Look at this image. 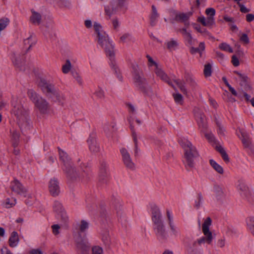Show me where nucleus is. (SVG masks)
I'll return each instance as SVG.
<instances>
[{"label": "nucleus", "mask_w": 254, "mask_h": 254, "mask_svg": "<svg viewBox=\"0 0 254 254\" xmlns=\"http://www.w3.org/2000/svg\"><path fill=\"white\" fill-rule=\"evenodd\" d=\"M53 209L57 214L58 218L60 219L64 223H66L68 221V217L60 202L55 201L53 205Z\"/></svg>", "instance_id": "12"}, {"label": "nucleus", "mask_w": 254, "mask_h": 254, "mask_svg": "<svg viewBox=\"0 0 254 254\" xmlns=\"http://www.w3.org/2000/svg\"><path fill=\"white\" fill-rule=\"evenodd\" d=\"M189 83H190L192 86H195L196 85V82L194 78L191 76L189 77L187 79Z\"/></svg>", "instance_id": "64"}, {"label": "nucleus", "mask_w": 254, "mask_h": 254, "mask_svg": "<svg viewBox=\"0 0 254 254\" xmlns=\"http://www.w3.org/2000/svg\"><path fill=\"white\" fill-rule=\"evenodd\" d=\"M228 87L233 95L238 97L240 99L242 98V96L240 95H238L235 89L233 88L230 84H228Z\"/></svg>", "instance_id": "55"}, {"label": "nucleus", "mask_w": 254, "mask_h": 254, "mask_svg": "<svg viewBox=\"0 0 254 254\" xmlns=\"http://www.w3.org/2000/svg\"><path fill=\"white\" fill-rule=\"evenodd\" d=\"M93 28L95 33L97 35L98 43H102V41L109 38L108 35L103 31L101 25L97 22H94L93 24Z\"/></svg>", "instance_id": "18"}, {"label": "nucleus", "mask_w": 254, "mask_h": 254, "mask_svg": "<svg viewBox=\"0 0 254 254\" xmlns=\"http://www.w3.org/2000/svg\"><path fill=\"white\" fill-rule=\"evenodd\" d=\"M174 100L176 103L179 104H182L183 102V96L178 92L173 94Z\"/></svg>", "instance_id": "50"}, {"label": "nucleus", "mask_w": 254, "mask_h": 254, "mask_svg": "<svg viewBox=\"0 0 254 254\" xmlns=\"http://www.w3.org/2000/svg\"><path fill=\"white\" fill-rule=\"evenodd\" d=\"M30 254H43L40 249H32L29 252Z\"/></svg>", "instance_id": "63"}, {"label": "nucleus", "mask_w": 254, "mask_h": 254, "mask_svg": "<svg viewBox=\"0 0 254 254\" xmlns=\"http://www.w3.org/2000/svg\"><path fill=\"white\" fill-rule=\"evenodd\" d=\"M133 80L136 86L144 90L148 95L151 96L152 90L146 84L142 72L136 71L134 73Z\"/></svg>", "instance_id": "8"}, {"label": "nucleus", "mask_w": 254, "mask_h": 254, "mask_svg": "<svg viewBox=\"0 0 254 254\" xmlns=\"http://www.w3.org/2000/svg\"><path fill=\"white\" fill-rule=\"evenodd\" d=\"M123 160L125 165L129 169L134 168V163L132 162L129 153L125 148H122L120 150Z\"/></svg>", "instance_id": "19"}, {"label": "nucleus", "mask_w": 254, "mask_h": 254, "mask_svg": "<svg viewBox=\"0 0 254 254\" xmlns=\"http://www.w3.org/2000/svg\"><path fill=\"white\" fill-rule=\"evenodd\" d=\"M16 203V200L14 198H7L2 203L3 207L6 208H10L14 206Z\"/></svg>", "instance_id": "32"}, {"label": "nucleus", "mask_w": 254, "mask_h": 254, "mask_svg": "<svg viewBox=\"0 0 254 254\" xmlns=\"http://www.w3.org/2000/svg\"><path fill=\"white\" fill-rule=\"evenodd\" d=\"M109 180L107 163L102 161L100 162L99 172V181L102 184H107Z\"/></svg>", "instance_id": "11"}, {"label": "nucleus", "mask_w": 254, "mask_h": 254, "mask_svg": "<svg viewBox=\"0 0 254 254\" xmlns=\"http://www.w3.org/2000/svg\"><path fill=\"white\" fill-rule=\"evenodd\" d=\"M27 95L30 100L34 104L35 108L42 115L49 114L50 106L46 99L42 97L33 89H29Z\"/></svg>", "instance_id": "4"}, {"label": "nucleus", "mask_w": 254, "mask_h": 254, "mask_svg": "<svg viewBox=\"0 0 254 254\" xmlns=\"http://www.w3.org/2000/svg\"><path fill=\"white\" fill-rule=\"evenodd\" d=\"M76 245L77 248L82 252L88 251L90 246L87 239L84 237L77 239Z\"/></svg>", "instance_id": "21"}, {"label": "nucleus", "mask_w": 254, "mask_h": 254, "mask_svg": "<svg viewBox=\"0 0 254 254\" xmlns=\"http://www.w3.org/2000/svg\"><path fill=\"white\" fill-rule=\"evenodd\" d=\"M216 149L221 154L222 157L225 161L228 162L229 161V158L228 155L222 146L220 145H217L216 146Z\"/></svg>", "instance_id": "37"}, {"label": "nucleus", "mask_w": 254, "mask_h": 254, "mask_svg": "<svg viewBox=\"0 0 254 254\" xmlns=\"http://www.w3.org/2000/svg\"><path fill=\"white\" fill-rule=\"evenodd\" d=\"M77 229L80 232H84L86 231L89 227V223L85 220H82L77 224Z\"/></svg>", "instance_id": "34"}, {"label": "nucleus", "mask_w": 254, "mask_h": 254, "mask_svg": "<svg viewBox=\"0 0 254 254\" xmlns=\"http://www.w3.org/2000/svg\"><path fill=\"white\" fill-rule=\"evenodd\" d=\"M209 163L213 169L218 174L222 175L224 170L222 167L212 159L209 160Z\"/></svg>", "instance_id": "31"}, {"label": "nucleus", "mask_w": 254, "mask_h": 254, "mask_svg": "<svg viewBox=\"0 0 254 254\" xmlns=\"http://www.w3.org/2000/svg\"><path fill=\"white\" fill-rule=\"evenodd\" d=\"M37 83L42 91L53 102L62 106L64 105L65 98L64 95L53 85L49 83L45 79L42 78H39Z\"/></svg>", "instance_id": "1"}, {"label": "nucleus", "mask_w": 254, "mask_h": 254, "mask_svg": "<svg viewBox=\"0 0 254 254\" xmlns=\"http://www.w3.org/2000/svg\"><path fill=\"white\" fill-rule=\"evenodd\" d=\"M198 244V239L193 242L191 244H190L189 246H188V249L190 251H193L194 249H195L197 247V245Z\"/></svg>", "instance_id": "57"}, {"label": "nucleus", "mask_w": 254, "mask_h": 254, "mask_svg": "<svg viewBox=\"0 0 254 254\" xmlns=\"http://www.w3.org/2000/svg\"><path fill=\"white\" fill-rule=\"evenodd\" d=\"M181 144L184 150L185 167L190 171L194 168V159L198 155L197 152L195 147L186 139H182Z\"/></svg>", "instance_id": "3"}, {"label": "nucleus", "mask_w": 254, "mask_h": 254, "mask_svg": "<svg viewBox=\"0 0 254 254\" xmlns=\"http://www.w3.org/2000/svg\"><path fill=\"white\" fill-rule=\"evenodd\" d=\"M178 87L180 89L181 91L184 94H187V89L185 86V83L180 80H176L175 81Z\"/></svg>", "instance_id": "46"}, {"label": "nucleus", "mask_w": 254, "mask_h": 254, "mask_svg": "<svg viewBox=\"0 0 254 254\" xmlns=\"http://www.w3.org/2000/svg\"><path fill=\"white\" fill-rule=\"evenodd\" d=\"M41 14L34 10L32 11V15L30 17V21L35 25H39L41 21Z\"/></svg>", "instance_id": "29"}, {"label": "nucleus", "mask_w": 254, "mask_h": 254, "mask_svg": "<svg viewBox=\"0 0 254 254\" xmlns=\"http://www.w3.org/2000/svg\"><path fill=\"white\" fill-rule=\"evenodd\" d=\"M247 226L251 232L254 235V217L251 216L247 219Z\"/></svg>", "instance_id": "38"}, {"label": "nucleus", "mask_w": 254, "mask_h": 254, "mask_svg": "<svg viewBox=\"0 0 254 254\" xmlns=\"http://www.w3.org/2000/svg\"><path fill=\"white\" fill-rule=\"evenodd\" d=\"M62 71L64 74L70 72L72 76L79 84H82V79L79 73L73 69V65L69 60H66L62 66Z\"/></svg>", "instance_id": "10"}, {"label": "nucleus", "mask_w": 254, "mask_h": 254, "mask_svg": "<svg viewBox=\"0 0 254 254\" xmlns=\"http://www.w3.org/2000/svg\"><path fill=\"white\" fill-rule=\"evenodd\" d=\"M9 23L8 18L3 17L0 19V32L4 30Z\"/></svg>", "instance_id": "41"}, {"label": "nucleus", "mask_w": 254, "mask_h": 254, "mask_svg": "<svg viewBox=\"0 0 254 254\" xmlns=\"http://www.w3.org/2000/svg\"><path fill=\"white\" fill-rule=\"evenodd\" d=\"M234 73H235L236 74H237L239 77L243 81H246L247 80V77L245 75L242 74V73H241L240 72L237 71H234Z\"/></svg>", "instance_id": "62"}, {"label": "nucleus", "mask_w": 254, "mask_h": 254, "mask_svg": "<svg viewBox=\"0 0 254 254\" xmlns=\"http://www.w3.org/2000/svg\"><path fill=\"white\" fill-rule=\"evenodd\" d=\"M211 225V219L210 217H207L204 219V222L202 225V231L204 236L198 239L199 245H201L205 243L210 245L212 243L215 237V234L213 233L210 230L209 227Z\"/></svg>", "instance_id": "6"}, {"label": "nucleus", "mask_w": 254, "mask_h": 254, "mask_svg": "<svg viewBox=\"0 0 254 254\" xmlns=\"http://www.w3.org/2000/svg\"><path fill=\"white\" fill-rule=\"evenodd\" d=\"M166 216L171 233L174 236H177L179 235L180 233L179 230L178 228L174 225L173 222V216L172 215L171 212L169 210L167 211Z\"/></svg>", "instance_id": "22"}, {"label": "nucleus", "mask_w": 254, "mask_h": 254, "mask_svg": "<svg viewBox=\"0 0 254 254\" xmlns=\"http://www.w3.org/2000/svg\"><path fill=\"white\" fill-rule=\"evenodd\" d=\"M36 42L35 38L32 36L25 39L24 41V45L26 52L28 51L30 48L35 44Z\"/></svg>", "instance_id": "26"}, {"label": "nucleus", "mask_w": 254, "mask_h": 254, "mask_svg": "<svg viewBox=\"0 0 254 254\" xmlns=\"http://www.w3.org/2000/svg\"><path fill=\"white\" fill-rule=\"evenodd\" d=\"M218 129V133L220 135L224 136L225 135V129L224 127L220 124L217 125Z\"/></svg>", "instance_id": "59"}, {"label": "nucleus", "mask_w": 254, "mask_h": 254, "mask_svg": "<svg viewBox=\"0 0 254 254\" xmlns=\"http://www.w3.org/2000/svg\"><path fill=\"white\" fill-rule=\"evenodd\" d=\"M237 188L242 196L248 198L251 195L250 188L245 183L239 182Z\"/></svg>", "instance_id": "20"}, {"label": "nucleus", "mask_w": 254, "mask_h": 254, "mask_svg": "<svg viewBox=\"0 0 254 254\" xmlns=\"http://www.w3.org/2000/svg\"><path fill=\"white\" fill-rule=\"evenodd\" d=\"M118 6H115L113 4L110 5H106L105 6V13L106 15L110 18L111 16L115 14L117 11V8ZM119 8H120L119 7Z\"/></svg>", "instance_id": "28"}, {"label": "nucleus", "mask_w": 254, "mask_h": 254, "mask_svg": "<svg viewBox=\"0 0 254 254\" xmlns=\"http://www.w3.org/2000/svg\"><path fill=\"white\" fill-rule=\"evenodd\" d=\"M205 13L207 14V17L214 18L215 14V10L213 8H207L205 10Z\"/></svg>", "instance_id": "52"}, {"label": "nucleus", "mask_w": 254, "mask_h": 254, "mask_svg": "<svg viewBox=\"0 0 254 254\" xmlns=\"http://www.w3.org/2000/svg\"><path fill=\"white\" fill-rule=\"evenodd\" d=\"M180 32L184 35L189 42H191L192 40V37L190 33L187 30L186 28H182L180 29Z\"/></svg>", "instance_id": "45"}, {"label": "nucleus", "mask_w": 254, "mask_h": 254, "mask_svg": "<svg viewBox=\"0 0 254 254\" xmlns=\"http://www.w3.org/2000/svg\"><path fill=\"white\" fill-rule=\"evenodd\" d=\"M98 44L104 49L106 55L110 59L114 58L115 56L114 46L109 38L102 41V43H99Z\"/></svg>", "instance_id": "14"}, {"label": "nucleus", "mask_w": 254, "mask_h": 254, "mask_svg": "<svg viewBox=\"0 0 254 254\" xmlns=\"http://www.w3.org/2000/svg\"><path fill=\"white\" fill-rule=\"evenodd\" d=\"M167 48L170 51H173L177 49L178 44L177 41L171 40L166 42Z\"/></svg>", "instance_id": "39"}, {"label": "nucleus", "mask_w": 254, "mask_h": 254, "mask_svg": "<svg viewBox=\"0 0 254 254\" xmlns=\"http://www.w3.org/2000/svg\"><path fill=\"white\" fill-rule=\"evenodd\" d=\"M154 231L160 239H165L168 236L166 227L159 208L155 204H150Z\"/></svg>", "instance_id": "2"}, {"label": "nucleus", "mask_w": 254, "mask_h": 254, "mask_svg": "<svg viewBox=\"0 0 254 254\" xmlns=\"http://www.w3.org/2000/svg\"><path fill=\"white\" fill-rule=\"evenodd\" d=\"M219 48L224 51L228 52L229 53H233V50L229 45L226 43H222L219 46Z\"/></svg>", "instance_id": "44"}, {"label": "nucleus", "mask_w": 254, "mask_h": 254, "mask_svg": "<svg viewBox=\"0 0 254 254\" xmlns=\"http://www.w3.org/2000/svg\"><path fill=\"white\" fill-rule=\"evenodd\" d=\"M12 113L16 118V122L20 127H25L29 124L27 111L24 109L19 100L13 99L12 103Z\"/></svg>", "instance_id": "5"}, {"label": "nucleus", "mask_w": 254, "mask_h": 254, "mask_svg": "<svg viewBox=\"0 0 254 254\" xmlns=\"http://www.w3.org/2000/svg\"><path fill=\"white\" fill-rule=\"evenodd\" d=\"M19 242L18 235L17 232L14 231L12 232L9 239V246L12 248L16 247Z\"/></svg>", "instance_id": "27"}, {"label": "nucleus", "mask_w": 254, "mask_h": 254, "mask_svg": "<svg viewBox=\"0 0 254 254\" xmlns=\"http://www.w3.org/2000/svg\"><path fill=\"white\" fill-rule=\"evenodd\" d=\"M10 188L12 191L17 194L24 197H29L27 189L18 180H14L11 183Z\"/></svg>", "instance_id": "13"}, {"label": "nucleus", "mask_w": 254, "mask_h": 254, "mask_svg": "<svg viewBox=\"0 0 254 254\" xmlns=\"http://www.w3.org/2000/svg\"><path fill=\"white\" fill-rule=\"evenodd\" d=\"M232 63L235 66H238L240 64L239 60L235 55H233L232 57Z\"/></svg>", "instance_id": "60"}, {"label": "nucleus", "mask_w": 254, "mask_h": 254, "mask_svg": "<svg viewBox=\"0 0 254 254\" xmlns=\"http://www.w3.org/2000/svg\"><path fill=\"white\" fill-rule=\"evenodd\" d=\"M194 113L195 118L201 131H205L207 128V124L205 116L199 110V109L197 108L194 109Z\"/></svg>", "instance_id": "16"}, {"label": "nucleus", "mask_w": 254, "mask_h": 254, "mask_svg": "<svg viewBox=\"0 0 254 254\" xmlns=\"http://www.w3.org/2000/svg\"><path fill=\"white\" fill-rule=\"evenodd\" d=\"M215 246L217 248L219 249L224 248L227 244L226 238L225 236H222L218 238L216 241Z\"/></svg>", "instance_id": "35"}, {"label": "nucleus", "mask_w": 254, "mask_h": 254, "mask_svg": "<svg viewBox=\"0 0 254 254\" xmlns=\"http://www.w3.org/2000/svg\"><path fill=\"white\" fill-rule=\"evenodd\" d=\"M60 159L63 163L62 168L63 171L67 174L70 178H73L75 177V171L72 168L70 158L68 156L67 153L64 150L59 149Z\"/></svg>", "instance_id": "7"}, {"label": "nucleus", "mask_w": 254, "mask_h": 254, "mask_svg": "<svg viewBox=\"0 0 254 254\" xmlns=\"http://www.w3.org/2000/svg\"><path fill=\"white\" fill-rule=\"evenodd\" d=\"M61 226L59 224H54L52 226L53 233L55 235H57L60 233Z\"/></svg>", "instance_id": "54"}, {"label": "nucleus", "mask_w": 254, "mask_h": 254, "mask_svg": "<svg viewBox=\"0 0 254 254\" xmlns=\"http://www.w3.org/2000/svg\"><path fill=\"white\" fill-rule=\"evenodd\" d=\"M159 14L157 12V9L154 5L152 6V12L150 15V24L152 26L155 25L157 20L159 17Z\"/></svg>", "instance_id": "30"}, {"label": "nucleus", "mask_w": 254, "mask_h": 254, "mask_svg": "<svg viewBox=\"0 0 254 254\" xmlns=\"http://www.w3.org/2000/svg\"><path fill=\"white\" fill-rule=\"evenodd\" d=\"M11 136H12V139L16 141L19 138V133L16 131V130H11Z\"/></svg>", "instance_id": "58"}, {"label": "nucleus", "mask_w": 254, "mask_h": 254, "mask_svg": "<svg viewBox=\"0 0 254 254\" xmlns=\"http://www.w3.org/2000/svg\"><path fill=\"white\" fill-rule=\"evenodd\" d=\"M202 132L204 133L205 137L209 142H214L215 141V137L211 132L207 131L206 130L205 131Z\"/></svg>", "instance_id": "51"}, {"label": "nucleus", "mask_w": 254, "mask_h": 254, "mask_svg": "<svg viewBox=\"0 0 254 254\" xmlns=\"http://www.w3.org/2000/svg\"><path fill=\"white\" fill-rule=\"evenodd\" d=\"M197 20L203 26L207 27H211L215 23L214 19L208 17L206 18H205L204 16L199 17Z\"/></svg>", "instance_id": "25"}, {"label": "nucleus", "mask_w": 254, "mask_h": 254, "mask_svg": "<svg viewBox=\"0 0 254 254\" xmlns=\"http://www.w3.org/2000/svg\"><path fill=\"white\" fill-rule=\"evenodd\" d=\"M190 12L188 13H179L176 15V18L177 20L182 22H187L189 17L191 16Z\"/></svg>", "instance_id": "36"}, {"label": "nucleus", "mask_w": 254, "mask_h": 254, "mask_svg": "<svg viewBox=\"0 0 254 254\" xmlns=\"http://www.w3.org/2000/svg\"><path fill=\"white\" fill-rule=\"evenodd\" d=\"M241 41L244 42L245 44H248L249 42V38L247 34H243L240 38Z\"/></svg>", "instance_id": "61"}, {"label": "nucleus", "mask_w": 254, "mask_h": 254, "mask_svg": "<svg viewBox=\"0 0 254 254\" xmlns=\"http://www.w3.org/2000/svg\"><path fill=\"white\" fill-rule=\"evenodd\" d=\"M12 62L16 70L18 71H24L27 68L28 64L26 61V57L23 54H13Z\"/></svg>", "instance_id": "9"}, {"label": "nucleus", "mask_w": 254, "mask_h": 254, "mask_svg": "<svg viewBox=\"0 0 254 254\" xmlns=\"http://www.w3.org/2000/svg\"><path fill=\"white\" fill-rule=\"evenodd\" d=\"M213 191L215 198L218 201H221L224 198L225 193L221 186L215 185L213 188Z\"/></svg>", "instance_id": "24"}, {"label": "nucleus", "mask_w": 254, "mask_h": 254, "mask_svg": "<svg viewBox=\"0 0 254 254\" xmlns=\"http://www.w3.org/2000/svg\"><path fill=\"white\" fill-rule=\"evenodd\" d=\"M92 254H104L103 250L99 246H94L92 248Z\"/></svg>", "instance_id": "53"}, {"label": "nucleus", "mask_w": 254, "mask_h": 254, "mask_svg": "<svg viewBox=\"0 0 254 254\" xmlns=\"http://www.w3.org/2000/svg\"><path fill=\"white\" fill-rule=\"evenodd\" d=\"M87 143L90 151L94 154L100 153L102 152L103 148L99 143L94 135H90L87 140Z\"/></svg>", "instance_id": "15"}, {"label": "nucleus", "mask_w": 254, "mask_h": 254, "mask_svg": "<svg viewBox=\"0 0 254 254\" xmlns=\"http://www.w3.org/2000/svg\"><path fill=\"white\" fill-rule=\"evenodd\" d=\"M114 125L109 126L105 125L104 126V130L107 136H110L111 133L114 131Z\"/></svg>", "instance_id": "43"}, {"label": "nucleus", "mask_w": 254, "mask_h": 254, "mask_svg": "<svg viewBox=\"0 0 254 254\" xmlns=\"http://www.w3.org/2000/svg\"><path fill=\"white\" fill-rule=\"evenodd\" d=\"M131 36L129 33H126L123 34L120 37V41L122 43H125L131 40Z\"/></svg>", "instance_id": "49"}, {"label": "nucleus", "mask_w": 254, "mask_h": 254, "mask_svg": "<svg viewBox=\"0 0 254 254\" xmlns=\"http://www.w3.org/2000/svg\"><path fill=\"white\" fill-rule=\"evenodd\" d=\"M204 74L206 77L210 76L211 74V65L208 63L204 65Z\"/></svg>", "instance_id": "47"}, {"label": "nucleus", "mask_w": 254, "mask_h": 254, "mask_svg": "<svg viewBox=\"0 0 254 254\" xmlns=\"http://www.w3.org/2000/svg\"><path fill=\"white\" fill-rule=\"evenodd\" d=\"M112 23L114 29L116 30H118L120 26V22L119 20L117 18H114L112 20Z\"/></svg>", "instance_id": "56"}, {"label": "nucleus", "mask_w": 254, "mask_h": 254, "mask_svg": "<svg viewBox=\"0 0 254 254\" xmlns=\"http://www.w3.org/2000/svg\"><path fill=\"white\" fill-rule=\"evenodd\" d=\"M156 75L162 81L167 82L171 85V82L169 77L167 74L164 71L161 66L157 67L156 68L153 69Z\"/></svg>", "instance_id": "23"}, {"label": "nucleus", "mask_w": 254, "mask_h": 254, "mask_svg": "<svg viewBox=\"0 0 254 254\" xmlns=\"http://www.w3.org/2000/svg\"><path fill=\"white\" fill-rule=\"evenodd\" d=\"M48 189L52 195H58L60 192V187L58 180L55 178H52L49 182Z\"/></svg>", "instance_id": "17"}, {"label": "nucleus", "mask_w": 254, "mask_h": 254, "mask_svg": "<svg viewBox=\"0 0 254 254\" xmlns=\"http://www.w3.org/2000/svg\"><path fill=\"white\" fill-rule=\"evenodd\" d=\"M203 200V198L201 194H198L197 195V199L195 202V207L197 209H198L202 205Z\"/></svg>", "instance_id": "48"}, {"label": "nucleus", "mask_w": 254, "mask_h": 254, "mask_svg": "<svg viewBox=\"0 0 254 254\" xmlns=\"http://www.w3.org/2000/svg\"><path fill=\"white\" fill-rule=\"evenodd\" d=\"M94 94L98 98L102 99L105 97V92L101 87H98L95 90Z\"/></svg>", "instance_id": "40"}, {"label": "nucleus", "mask_w": 254, "mask_h": 254, "mask_svg": "<svg viewBox=\"0 0 254 254\" xmlns=\"http://www.w3.org/2000/svg\"><path fill=\"white\" fill-rule=\"evenodd\" d=\"M55 4L60 7L70 8L71 7V3L70 0H56Z\"/></svg>", "instance_id": "33"}, {"label": "nucleus", "mask_w": 254, "mask_h": 254, "mask_svg": "<svg viewBox=\"0 0 254 254\" xmlns=\"http://www.w3.org/2000/svg\"><path fill=\"white\" fill-rule=\"evenodd\" d=\"M146 58L148 60V65L149 66L153 68V69L154 68H156L157 67L159 66L160 65H158L155 61L149 56L147 55Z\"/></svg>", "instance_id": "42"}]
</instances>
